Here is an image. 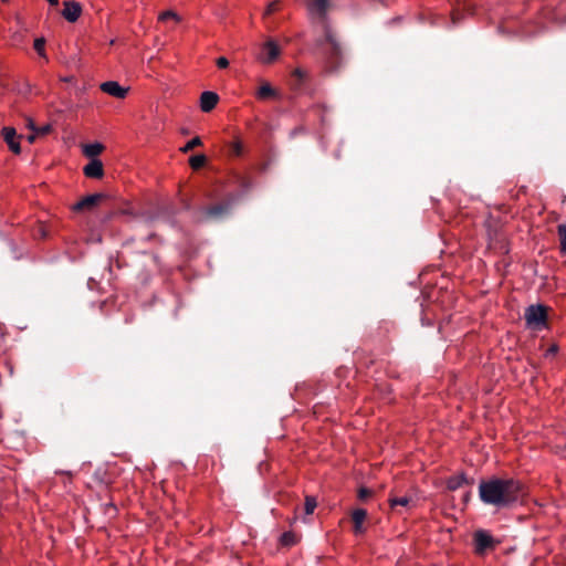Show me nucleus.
<instances>
[{
    "label": "nucleus",
    "instance_id": "nucleus-27",
    "mask_svg": "<svg viewBox=\"0 0 566 566\" xmlns=\"http://www.w3.org/2000/svg\"><path fill=\"white\" fill-rule=\"evenodd\" d=\"M316 505H317V503H316L315 497L306 496L305 504H304L305 514H307V515L312 514L314 512Z\"/></svg>",
    "mask_w": 566,
    "mask_h": 566
},
{
    "label": "nucleus",
    "instance_id": "nucleus-20",
    "mask_svg": "<svg viewBox=\"0 0 566 566\" xmlns=\"http://www.w3.org/2000/svg\"><path fill=\"white\" fill-rule=\"evenodd\" d=\"M104 149V146L99 143L87 144L84 146L83 153L85 156L93 158L99 155Z\"/></svg>",
    "mask_w": 566,
    "mask_h": 566
},
{
    "label": "nucleus",
    "instance_id": "nucleus-28",
    "mask_svg": "<svg viewBox=\"0 0 566 566\" xmlns=\"http://www.w3.org/2000/svg\"><path fill=\"white\" fill-rule=\"evenodd\" d=\"M230 154L235 157H240L243 154V145L240 140H235L230 146Z\"/></svg>",
    "mask_w": 566,
    "mask_h": 566
},
{
    "label": "nucleus",
    "instance_id": "nucleus-14",
    "mask_svg": "<svg viewBox=\"0 0 566 566\" xmlns=\"http://www.w3.org/2000/svg\"><path fill=\"white\" fill-rule=\"evenodd\" d=\"M473 484V479H469L464 473L450 476L447 481V488L450 491H455L464 485Z\"/></svg>",
    "mask_w": 566,
    "mask_h": 566
},
{
    "label": "nucleus",
    "instance_id": "nucleus-32",
    "mask_svg": "<svg viewBox=\"0 0 566 566\" xmlns=\"http://www.w3.org/2000/svg\"><path fill=\"white\" fill-rule=\"evenodd\" d=\"M279 6H280L279 1H272L271 3H269L264 14L265 15L272 14L273 12H275L279 9Z\"/></svg>",
    "mask_w": 566,
    "mask_h": 566
},
{
    "label": "nucleus",
    "instance_id": "nucleus-38",
    "mask_svg": "<svg viewBox=\"0 0 566 566\" xmlns=\"http://www.w3.org/2000/svg\"><path fill=\"white\" fill-rule=\"evenodd\" d=\"M470 497H471V493L470 492L465 493L463 496V502L467 504L470 501Z\"/></svg>",
    "mask_w": 566,
    "mask_h": 566
},
{
    "label": "nucleus",
    "instance_id": "nucleus-29",
    "mask_svg": "<svg viewBox=\"0 0 566 566\" xmlns=\"http://www.w3.org/2000/svg\"><path fill=\"white\" fill-rule=\"evenodd\" d=\"M373 495V491L368 488H365V486H361L359 488L358 490V499L360 501H367L368 499H370Z\"/></svg>",
    "mask_w": 566,
    "mask_h": 566
},
{
    "label": "nucleus",
    "instance_id": "nucleus-40",
    "mask_svg": "<svg viewBox=\"0 0 566 566\" xmlns=\"http://www.w3.org/2000/svg\"><path fill=\"white\" fill-rule=\"evenodd\" d=\"M185 208L189 209V203L188 202H185Z\"/></svg>",
    "mask_w": 566,
    "mask_h": 566
},
{
    "label": "nucleus",
    "instance_id": "nucleus-37",
    "mask_svg": "<svg viewBox=\"0 0 566 566\" xmlns=\"http://www.w3.org/2000/svg\"><path fill=\"white\" fill-rule=\"evenodd\" d=\"M557 352V347L554 345V346H551L547 350H546V356H549V355H554L556 354Z\"/></svg>",
    "mask_w": 566,
    "mask_h": 566
},
{
    "label": "nucleus",
    "instance_id": "nucleus-35",
    "mask_svg": "<svg viewBox=\"0 0 566 566\" xmlns=\"http://www.w3.org/2000/svg\"><path fill=\"white\" fill-rule=\"evenodd\" d=\"M27 127L34 133L38 128L31 118H27Z\"/></svg>",
    "mask_w": 566,
    "mask_h": 566
},
{
    "label": "nucleus",
    "instance_id": "nucleus-10",
    "mask_svg": "<svg viewBox=\"0 0 566 566\" xmlns=\"http://www.w3.org/2000/svg\"><path fill=\"white\" fill-rule=\"evenodd\" d=\"M82 13V7L78 2L75 1H65L64 9L62 11V15L69 22H75L80 18Z\"/></svg>",
    "mask_w": 566,
    "mask_h": 566
},
{
    "label": "nucleus",
    "instance_id": "nucleus-34",
    "mask_svg": "<svg viewBox=\"0 0 566 566\" xmlns=\"http://www.w3.org/2000/svg\"><path fill=\"white\" fill-rule=\"evenodd\" d=\"M217 66L219 69H226L229 66V60L224 56H220L218 60H217Z\"/></svg>",
    "mask_w": 566,
    "mask_h": 566
},
{
    "label": "nucleus",
    "instance_id": "nucleus-19",
    "mask_svg": "<svg viewBox=\"0 0 566 566\" xmlns=\"http://www.w3.org/2000/svg\"><path fill=\"white\" fill-rule=\"evenodd\" d=\"M389 504L391 509H395L396 506H402V507H411L415 504V501L410 496H391L389 499Z\"/></svg>",
    "mask_w": 566,
    "mask_h": 566
},
{
    "label": "nucleus",
    "instance_id": "nucleus-6",
    "mask_svg": "<svg viewBox=\"0 0 566 566\" xmlns=\"http://www.w3.org/2000/svg\"><path fill=\"white\" fill-rule=\"evenodd\" d=\"M281 54V49L273 40L266 41L261 49L259 60L265 64L274 62Z\"/></svg>",
    "mask_w": 566,
    "mask_h": 566
},
{
    "label": "nucleus",
    "instance_id": "nucleus-23",
    "mask_svg": "<svg viewBox=\"0 0 566 566\" xmlns=\"http://www.w3.org/2000/svg\"><path fill=\"white\" fill-rule=\"evenodd\" d=\"M293 82L292 85L294 88H297L302 85L305 80V72L301 69H295L292 73Z\"/></svg>",
    "mask_w": 566,
    "mask_h": 566
},
{
    "label": "nucleus",
    "instance_id": "nucleus-8",
    "mask_svg": "<svg viewBox=\"0 0 566 566\" xmlns=\"http://www.w3.org/2000/svg\"><path fill=\"white\" fill-rule=\"evenodd\" d=\"M107 196L105 193H93L82 198L78 202L73 206L74 211L91 210L97 206Z\"/></svg>",
    "mask_w": 566,
    "mask_h": 566
},
{
    "label": "nucleus",
    "instance_id": "nucleus-18",
    "mask_svg": "<svg viewBox=\"0 0 566 566\" xmlns=\"http://www.w3.org/2000/svg\"><path fill=\"white\" fill-rule=\"evenodd\" d=\"M366 516H367V512L364 509H356L352 513V520H353V523H354V532L356 534L363 533V531H364L363 530V523L366 520Z\"/></svg>",
    "mask_w": 566,
    "mask_h": 566
},
{
    "label": "nucleus",
    "instance_id": "nucleus-15",
    "mask_svg": "<svg viewBox=\"0 0 566 566\" xmlns=\"http://www.w3.org/2000/svg\"><path fill=\"white\" fill-rule=\"evenodd\" d=\"M175 216H176V209L170 205H166V206H163L161 208H159L156 218L158 220L167 222L170 226H175L176 224Z\"/></svg>",
    "mask_w": 566,
    "mask_h": 566
},
{
    "label": "nucleus",
    "instance_id": "nucleus-5",
    "mask_svg": "<svg viewBox=\"0 0 566 566\" xmlns=\"http://www.w3.org/2000/svg\"><path fill=\"white\" fill-rule=\"evenodd\" d=\"M475 553L479 555L484 554L489 549H493L496 545L494 538L483 530H479L474 533L473 536Z\"/></svg>",
    "mask_w": 566,
    "mask_h": 566
},
{
    "label": "nucleus",
    "instance_id": "nucleus-26",
    "mask_svg": "<svg viewBox=\"0 0 566 566\" xmlns=\"http://www.w3.org/2000/svg\"><path fill=\"white\" fill-rule=\"evenodd\" d=\"M281 543L284 546H292L296 543V537L292 532H285L281 536Z\"/></svg>",
    "mask_w": 566,
    "mask_h": 566
},
{
    "label": "nucleus",
    "instance_id": "nucleus-12",
    "mask_svg": "<svg viewBox=\"0 0 566 566\" xmlns=\"http://www.w3.org/2000/svg\"><path fill=\"white\" fill-rule=\"evenodd\" d=\"M486 234H488L490 244H499V243H502V241H503V237L501 233V226L495 220L488 221Z\"/></svg>",
    "mask_w": 566,
    "mask_h": 566
},
{
    "label": "nucleus",
    "instance_id": "nucleus-17",
    "mask_svg": "<svg viewBox=\"0 0 566 566\" xmlns=\"http://www.w3.org/2000/svg\"><path fill=\"white\" fill-rule=\"evenodd\" d=\"M259 99L277 98L279 92L273 88L268 82H263L256 92Z\"/></svg>",
    "mask_w": 566,
    "mask_h": 566
},
{
    "label": "nucleus",
    "instance_id": "nucleus-31",
    "mask_svg": "<svg viewBox=\"0 0 566 566\" xmlns=\"http://www.w3.org/2000/svg\"><path fill=\"white\" fill-rule=\"evenodd\" d=\"M52 130V126L50 124H46L42 127H38L35 133L39 135V136H45L48 135L50 132Z\"/></svg>",
    "mask_w": 566,
    "mask_h": 566
},
{
    "label": "nucleus",
    "instance_id": "nucleus-21",
    "mask_svg": "<svg viewBox=\"0 0 566 566\" xmlns=\"http://www.w3.org/2000/svg\"><path fill=\"white\" fill-rule=\"evenodd\" d=\"M207 163V157L203 154L193 155L189 158V165L193 170L202 168Z\"/></svg>",
    "mask_w": 566,
    "mask_h": 566
},
{
    "label": "nucleus",
    "instance_id": "nucleus-25",
    "mask_svg": "<svg viewBox=\"0 0 566 566\" xmlns=\"http://www.w3.org/2000/svg\"><path fill=\"white\" fill-rule=\"evenodd\" d=\"M201 145H202L201 138L197 136V137L190 139L184 147L180 148V150L182 153H188V151L192 150L193 148L199 147Z\"/></svg>",
    "mask_w": 566,
    "mask_h": 566
},
{
    "label": "nucleus",
    "instance_id": "nucleus-36",
    "mask_svg": "<svg viewBox=\"0 0 566 566\" xmlns=\"http://www.w3.org/2000/svg\"><path fill=\"white\" fill-rule=\"evenodd\" d=\"M36 136H39L36 133L33 132V134H30L27 136V140L30 143V144H33L36 139Z\"/></svg>",
    "mask_w": 566,
    "mask_h": 566
},
{
    "label": "nucleus",
    "instance_id": "nucleus-7",
    "mask_svg": "<svg viewBox=\"0 0 566 566\" xmlns=\"http://www.w3.org/2000/svg\"><path fill=\"white\" fill-rule=\"evenodd\" d=\"M2 137L4 142L8 144L10 150L13 154H20L21 153V146L19 143V138H21V135L17 134V130L13 127L6 126L1 130Z\"/></svg>",
    "mask_w": 566,
    "mask_h": 566
},
{
    "label": "nucleus",
    "instance_id": "nucleus-3",
    "mask_svg": "<svg viewBox=\"0 0 566 566\" xmlns=\"http://www.w3.org/2000/svg\"><path fill=\"white\" fill-rule=\"evenodd\" d=\"M549 307L543 304H532L524 311L526 326L533 331H542L547 327Z\"/></svg>",
    "mask_w": 566,
    "mask_h": 566
},
{
    "label": "nucleus",
    "instance_id": "nucleus-2",
    "mask_svg": "<svg viewBox=\"0 0 566 566\" xmlns=\"http://www.w3.org/2000/svg\"><path fill=\"white\" fill-rule=\"evenodd\" d=\"M316 48L319 50L327 70L329 72L337 71L343 62V49L336 32L329 25H324L323 35L316 40Z\"/></svg>",
    "mask_w": 566,
    "mask_h": 566
},
{
    "label": "nucleus",
    "instance_id": "nucleus-33",
    "mask_svg": "<svg viewBox=\"0 0 566 566\" xmlns=\"http://www.w3.org/2000/svg\"><path fill=\"white\" fill-rule=\"evenodd\" d=\"M239 182H240V186L245 189V190H249L251 187H252V182L250 179L245 178V177H240L239 178Z\"/></svg>",
    "mask_w": 566,
    "mask_h": 566
},
{
    "label": "nucleus",
    "instance_id": "nucleus-4",
    "mask_svg": "<svg viewBox=\"0 0 566 566\" xmlns=\"http://www.w3.org/2000/svg\"><path fill=\"white\" fill-rule=\"evenodd\" d=\"M238 200L235 195H229L222 202L208 207L205 211L206 218L209 220H219L228 216Z\"/></svg>",
    "mask_w": 566,
    "mask_h": 566
},
{
    "label": "nucleus",
    "instance_id": "nucleus-1",
    "mask_svg": "<svg viewBox=\"0 0 566 566\" xmlns=\"http://www.w3.org/2000/svg\"><path fill=\"white\" fill-rule=\"evenodd\" d=\"M527 495L525 484L514 478L492 476L479 484V497L486 504L497 509H507L522 502Z\"/></svg>",
    "mask_w": 566,
    "mask_h": 566
},
{
    "label": "nucleus",
    "instance_id": "nucleus-13",
    "mask_svg": "<svg viewBox=\"0 0 566 566\" xmlns=\"http://www.w3.org/2000/svg\"><path fill=\"white\" fill-rule=\"evenodd\" d=\"M84 175L88 178H102L104 176L103 163L99 159H92L84 167Z\"/></svg>",
    "mask_w": 566,
    "mask_h": 566
},
{
    "label": "nucleus",
    "instance_id": "nucleus-22",
    "mask_svg": "<svg viewBox=\"0 0 566 566\" xmlns=\"http://www.w3.org/2000/svg\"><path fill=\"white\" fill-rule=\"evenodd\" d=\"M557 234L559 239V248L562 253H566V223H560L557 227Z\"/></svg>",
    "mask_w": 566,
    "mask_h": 566
},
{
    "label": "nucleus",
    "instance_id": "nucleus-16",
    "mask_svg": "<svg viewBox=\"0 0 566 566\" xmlns=\"http://www.w3.org/2000/svg\"><path fill=\"white\" fill-rule=\"evenodd\" d=\"M328 7H329L328 0H310L308 1L310 11L317 14L321 18H324L326 15Z\"/></svg>",
    "mask_w": 566,
    "mask_h": 566
},
{
    "label": "nucleus",
    "instance_id": "nucleus-30",
    "mask_svg": "<svg viewBox=\"0 0 566 566\" xmlns=\"http://www.w3.org/2000/svg\"><path fill=\"white\" fill-rule=\"evenodd\" d=\"M44 45L45 40L43 38L35 39L34 41V50L42 56H44Z\"/></svg>",
    "mask_w": 566,
    "mask_h": 566
},
{
    "label": "nucleus",
    "instance_id": "nucleus-11",
    "mask_svg": "<svg viewBox=\"0 0 566 566\" xmlns=\"http://www.w3.org/2000/svg\"><path fill=\"white\" fill-rule=\"evenodd\" d=\"M219 102V95L211 91H206L200 96V108L205 113L211 112Z\"/></svg>",
    "mask_w": 566,
    "mask_h": 566
},
{
    "label": "nucleus",
    "instance_id": "nucleus-9",
    "mask_svg": "<svg viewBox=\"0 0 566 566\" xmlns=\"http://www.w3.org/2000/svg\"><path fill=\"white\" fill-rule=\"evenodd\" d=\"M101 91L116 98H125L128 93V87L119 85L116 81H107L101 84Z\"/></svg>",
    "mask_w": 566,
    "mask_h": 566
},
{
    "label": "nucleus",
    "instance_id": "nucleus-39",
    "mask_svg": "<svg viewBox=\"0 0 566 566\" xmlns=\"http://www.w3.org/2000/svg\"><path fill=\"white\" fill-rule=\"evenodd\" d=\"M51 6H57L59 0H46Z\"/></svg>",
    "mask_w": 566,
    "mask_h": 566
},
{
    "label": "nucleus",
    "instance_id": "nucleus-24",
    "mask_svg": "<svg viewBox=\"0 0 566 566\" xmlns=\"http://www.w3.org/2000/svg\"><path fill=\"white\" fill-rule=\"evenodd\" d=\"M158 19H159V21H166L168 19H172L176 22H180L181 21V17L177 12H175L172 10H167V11L161 12L159 14Z\"/></svg>",
    "mask_w": 566,
    "mask_h": 566
}]
</instances>
